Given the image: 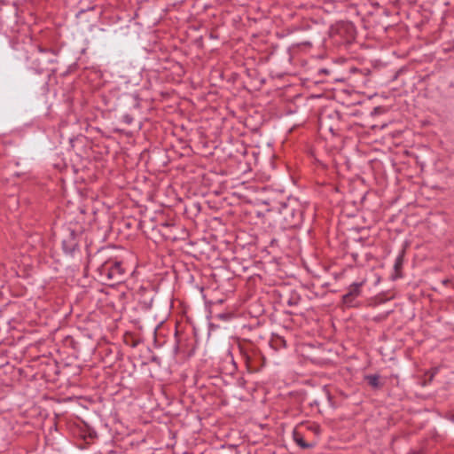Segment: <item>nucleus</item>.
I'll use <instances>...</instances> for the list:
<instances>
[{
	"label": "nucleus",
	"mask_w": 454,
	"mask_h": 454,
	"mask_svg": "<svg viewBox=\"0 0 454 454\" xmlns=\"http://www.w3.org/2000/svg\"><path fill=\"white\" fill-rule=\"evenodd\" d=\"M366 380H368L369 384L372 385V387L379 386V377L377 375L367 376Z\"/></svg>",
	"instance_id": "1"
},
{
	"label": "nucleus",
	"mask_w": 454,
	"mask_h": 454,
	"mask_svg": "<svg viewBox=\"0 0 454 454\" xmlns=\"http://www.w3.org/2000/svg\"><path fill=\"white\" fill-rule=\"evenodd\" d=\"M296 442L299 445H301V447H307L308 445L305 444V442H303V440L301 438H297L296 439Z\"/></svg>",
	"instance_id": "2"
}]
</instances>
